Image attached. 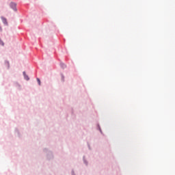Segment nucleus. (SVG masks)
<instances>
[{
    "mask_svg": "<svg viewBox=\"0 0 175 175\" xmlns=\"http://www.w3.org/2000/svg\"><path fill=\"white\" fill-rule=\"evenodd\" d=\"M1 31H2V29L0 27Z\"/></svg>",
    "mask_w": 175,
    "mask_h": 175,
    "instance_id": "0eeeda50",
    "label": "nucleus"
},
{
    "mask_svg": "<svg viewBox=\"0 0 175 175\" xmlns=\"http://www.w3.org/2000/svg\"><path fill=\"white\" fill-rule=\"evenodd\" d=\"M6 22V19H4V23Z\"/></svg>",
    "mask_w": 175,
    "mask_h": 175,
    "instance_id": "423d86ee",
    "label": "nucleus"
},
{
    "mask_svg": "<svg viewBox=\"0 0 175 175\" xmlns=\"http://www.w3.org/2000/svg\"><path fill=\"white\" fill-rule=\"evenodd\" d=\"M0 44H1L2 46H3V42H2V40H0Z\"/></svg>",
    "mask_w": 175,
    "mask_h": 175,
    "instance_id": "39448f33",
    "label": "nucleus"
},
{
    "mask_svg": "<svg viewBox=\"0 0 175 175\" xmlns=\"http://www.w3.org/2000/svg\"><path fill=\"white\" fill-rule=\"evenodd\" d=\"M5 66H7V68H9V62L5 61Z\"/></svg>",
    "mask_w": 175,
    "mask_h": 175,
    "instance_id": "7ed1b4c3",
    "label": "nucleus"
},
{
    "mask_svg": "<svg viewBox=\"0 0 175 175\" xmlns=\"http://www.w3.org/2000/svg\"><path fill=\"white\" fill-rule=\"evenodd\" d=\"M37 81H38L39 85H40V79L39 78H37Z\"/></svg>",
    "mask_w": 175,
    "mask_h": 175,
    "instance_id": "20e7f679",
    "label": "nucleus"
},
{
    "mask_svg": "<svg viewBox=\"0 0 175 175\" xmlns=\"http://www.w3.org/2000/svg\"><path fill=\"white\" fill-rule=\"evenodd\" d=\"M10 8H12V9H13V10H17V8H16V7L17 6V5L14 3V2H11L10 4Z\"/></svg>",
    "mask_w": 175,
    "mask_h": 175,
    "instance_id": "f257e3e1",
    "label": "nucleus"
},
{
    "mask_svg": "<svg viewBox=\"0 0 175 175\" xmlns=\"http://www.w3.org/2000/svg\"><path fill=\"white\" fill-rule=\"evenodd\" d=\"M23 75H24V78L25 79V80H29V77H28V75H27L25 72H23Z\"/></svg>",
    "mask_w": 175,
    "mask_h": 175,
    "instance_id": "f03ea898",
    "label": "nucleus"
}]
</instances>
